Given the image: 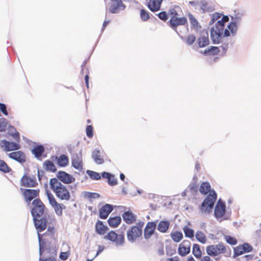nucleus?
Returning a JSON list of instances; mask_svg holds the SVG:
<instances>
[{
    "instance_id": "f257e3e1",
    "label": "nucleus",
    "mask_w": 261,
    "mask_h": 261,
    "mask_svg": "<svg viewBox=\"0 0 261 261\" xmlns=\"http://www.w3.org/2000/svg\"><path fill=\"white\" fill-rule=\"evenodd\" d=\"M33 207L31 213L35 228L37 231L39 244H40V254L42 251V237L45 234L40 232L47 228L46 234H52L54 227L48 226L51 220V217L47 214H44L45 205L40 199H34L32 203Z\"/></svg>"
},
{
    "instance_id": "f03ea898",
    "label": "nucleus",
    "mask_w": 261,
    "mask_h": 261,
    "mask_svg": "<svg viewBox=\"0 0 261 261\" xmlns=\"http://www.w3.org/2000/svg\"><path fill=\"white\" fill-rule=\"evenodd\" d=\"M49 186L58 198L61 200L68 201L70 199V194L66 188L57 178L49 180Z\"/></svg>"
},
{
    "instance_id": "7ed1b4c3",
    "label": "nucleus",
    "mask_w": 261,
    "mask_h": 261,
    "mask_svg": "<svg viewBox=\"0 0 261 261\" xmlns=\"http://www.w3.org/2000/svg\"><path fill=\"white\" fill-rule=\"evenodd\" d=\"M216 199V192L215 191L211 192L201 204L200 207L201 213L207 215L212 212Z\"/></svg>"
},
{
    "instance_id": "20e7f679",
    "label": "nucleus",
    "mask_w": 261,
    "mask_h": 261,
    "mask_svg": "<svg viewBox=\"0 0 261 261\" xmlns=\"http://www.w3.org/2000/svg\"><path fill=\"white\" fill-rule=\"evenodd\" d=\"M214 216L220 222L230 219V214L226 212L225 203L219 199L215 207Z\"/></svg>"
},
{
    "instance_id": "39448f33",
    "label": "nucleus",
    "mask_w": 261,
    "mask_h": 261,
    "mask_svg": "<svg viewBox=\"0 0 261 261\" xmlns=\"http://www.w3.org/2000/svg\"><path fill=\"white\" fill-rule=\"evenodd\" d=\"M209 28L204 29L199 31V36L198 37L196 43L193 45V49L198 50L200 48H203L210 44L208 38Z\"/></svg>"
},
{
    "instance_id": "423d86ee",
    "label": "nucleus",
    "mask_w": 261,
    "mask_h": 261,
    "mask_svg": "<svg viewBox=\"0 0 261 261\" xmlns=\"http://www.w3.org/2000/svg\"><path fill=\"white\" fill-rule=\"evenodd\" d=\"M46 194L49 203L53 207L56 215L59 216L62 215V211L66 208V206L63 203H58L49 191L46 190Z\"/></svg>"
},
{
    "instance_id": "0eeeda50",
    "label": "nucleus",
    "mask_w": 261,
    "mask_h": 261,
    "mask_svg": "<svg viewBox=\"0 0 261 261\" xmlns=\"http://www.w3.org/2000/svg\"><path fill=\"white\" fill-rule=\"evenodd\" d=\"M224 29L217 26H213L210 29V37L213 44H218L222 42Z\"/></svg>"
},
{
    "instance_id": "6e6552de",
    "label": "nucleus",
    "mask_w": 261,
    "mask_h": 261,
    "mask_svg": "<svg viewBox=\"0 0 261 261\" xmlns=\"http://www.w3.org/2000/svg\"><path fill=\"white\" fill-rule=\"evenodd\" d=\"M104 239L113 242L116 247L122 246L124 243V236L122 234H118L113 230L110 231L104 237Z\"/></svg>"
},
{
    "instance_id": "1a4fd4ad",
    "label": "nucleus",
    "mask_w": 261,
    "mask_h": 261,
    "mask_svg": "<svg viewBox=\"0 0 261 261\" xmlns=\"http://www.w3.org/2000/svg\"><path fill=\"white\" fill-rule=\"evenodd\" d=\"M168 25L174 30L178 35L177 27L179 25L188 26V20L186 17H178L177 18H170L167 22Z\"/></svg>"
},
{
    "instance_id": "9d476101",
    "label": "nucleus",
    "mask_w": 261,
    "mask_h": 261,
    "mask_svg": "<svg viewBox=\"0 0 261 261\" xmlns=\"http://www.w3.org/2000/svg\"><path fill=\"white\" fill-rule=\"evenodd\" d=\"M71 165L74 169L80 171L83 170V163L82 150L79 152L73 153L71 154Z\"/></svg>"
},
{
    "instance_id": "9b49d317",
    "label": "nucleus",
    "mask_w": 261,
    "mask_h": 261,
    "mask_svg": "<svg viewBox=\"0 0 261 261\" xmlns=\"http://www.w3.org/2000/svg\"><path fill=\"white\" fill-rule=\"evenodd\" d=\"M207 254L211 256H215L220 254L224 253L226 251V248L222 244H218L216 245H210L206 248Z\"/></svg>"
},
{
    "instance_id": "f8f14e48",
    "label": "nucleus",
    "mask_w": 261,
    "mask_h": 261,
    "mask_svg": "<svg viewBox=\"0 0 261 261\" xmlns=\"http://www.w3.org/2000/svg\"><path fill=\"white\" fill-rule=\"evenodd\" d=\"M142 234V230H140L138 227H132L127 231V238L128 240L134 243L137 238H140Z\"/></svg>"
},
{
    "instance_id": "ddd939ff",
    "label": "nucleus",
    "mask_w": 261,
    "mask_h": 261,
    "mask_svg": "<svg viewBox=\"0 0 261 261\" xmlns=\"http://www.w3.org/2000/svg\"><path fill=\"white\" fill-rule=\"evenodd\" d=\"M57 177L59 181L65 184L72 183L75 180L72 175L63 171H59L57 174Z\"/></svg>"
},
{
    "instance_id": "4468645a",
    "label": "nucleus",
    "mask_w": 261,
    "mask_h": 261,
    "mask_svg": "<svg viewBox=\"0 0 261 261\" xmlns=\"http://www.w3.org/2000/svg\"><path fill=\"white\" fill-rule=\"evenodd\" d=\"M21 190L23 191V195L25 198V201L28 203L30 202L34 198L38 196L39 193V189H26L23 190L21 189Z\"/></svg>"
},
{
    "instance_id": "2eb2a0df",
    "label": "nucleus",
    "mask_w": 261,
    "mask_h": 261,
    "mask_svg": "<svg viewBox=\"0 0 261 261\" xmlns=\"http://www.w3.org/2000/svg\"><path fill=\"white\" fill-rule=\"evenodd\" d=\"M126 6L123 3L122 0L112 3L109 9V12L112 14H116L125 9Z\"/></svg>"
},
{
    "instance_id": "dca6fc26",
    "label": "nucleus",
    "mask_w": 261,
    "mask_h": 261,
    "mask_svg": "<svg viewBox=\"0 0 261 261\" xmlns=\"http://www.w3.org/2000/svg\"><path fill=\"white\" fill-rule=\"evenodd\" d=\"M191 242L189 240H184L181 243L178 248V254L184 256L189 254L191 250Z\"/></svg>"
},
{
    "instance_id": "f3484780",
    "label": "nucleus",
    "mask_w": 261,
    "mask_h": 261,
    "mask_svg": "<svg viewBox=\"0 0 261 261\" xmlns=\"http://www.w3.org/2000/svg\"><path fill=\"white\" fill-rule=\"evenodd\" d=\"M156 227L155 221L148 222L144 229V236L146 240L149 239L154 233Z\"/></svg>"
},
{
    "instance_id": "a211bd4d",
    "label": "nucleus",
    "mask_w": 261,
    "mask_h": 261,
    "mask_svg": "<svg viewBox=\"0 0 261 261\" xmlns=\"http://www.w3.org/2000/svg\"><path fill=\"white\" fill-rule=\"evenodd\" d=\"M1 142L2 147L5 148V151L16 150L20 148V145L16 142H9L5 140H3Z\"/></svg>"
},
{
    "instance_id": "6ab92c4d",
    "label": "nucleus",
    "mask_w": 261,
    "mask_h": 261,
    "mask_svg": "<svg viewBox=\"0 0 261 261\" xmlns=\"http://www.w3.org/2000/svg\"><path fill=\"white\" fill-rule=\"evenodd\" d=\"M113 206L110 204H106L99 210V217L100 219L107 218L109 214L113 211Z\"/></svg>"
},
{
    "instance_id": "aec40b11",
    "label": "nucleus",
    "mask_w": 261,
    "mask_h": 261,
    "mask_svg": "<svg viewBox=\"0 0 261 261\" xmlns=\"http://www.w3.org/2000/svg\"><path fill=\"white\" fill-rule=\"evenodd\" d=\"M9 157L20 164H23L26 161L25 155L21 151L12 152L8 154Z\"/></svg>"
},
{
    "instance_id": "412c9836",
    "label": "nucleus",
    "mask_w": 261,
    "mask_h": 261,
    "mask_svg": "<svg viewBox=\"0 0 261 261\" xmlns=\"http://www.w3.org/2000/svg\"><path fill=\"white\" fill-rule=\"evenodd\" d=\"M37 182L34 178L24 175L21 179V185L26 187H35Z\"/></svg>"
},
{
    "instance_id": "4be33fe9",
    "label": "nucleus",
    "mask_w": 261,
    "mask_h": 261,
    "mask_svg": "<svg viewBox=\"0 0 261 261\" xmlns=\"http://www.w3.org/2000/svg\"><path fill=\"white\" fill-rule=\"evenodd\" d=\"M163 0H149L147 4L148 8L152 12L161 10Z\"/></svg>"
},
{
    "instance_id": "5701e85b",
    "label": "nucleus",
    "mask_w": 261,
    "mask_h": 261,
    "mask_svg": "<svg viewBox=\"0 0 261 261\" xmlns=\"http://www.w3.org/2000/svg\"><path fill=\"white\" fill-rule=\"evenodd\" d=\"M200 53L205 56H215L219 54L220 49L219 47L211 46L210 47L205 49L203 51H200Z\"/></svg>"
},
{
    "instance_id": "b1692460",
    "label": "nucleus",
    "mask_w": 261,
    "mask_h": 261,
    "mask_svg": "<svg viewBox=\"0 0 261 261\" xmlns=\"http://www.w3.org/2000/svg\"><path fill=\"white\" fill-rule=\"evenodd\" d=\"M122 218L125 222L128 224L133 223L136 220V216L130 211L124 212L122 215Z\"/></svg>"
},
{
    "instance_id": "393cba45",
    "label": "nucleus",
    "mask_w": 261,
    "mask_h": 261,
    "mask_svg": "<svg viewBox=\"0 0 261 261\" xmlns=\"http://www.w3.org/2000/svg\"><path fill=\"white\" fill-rule=\"evenodd\" d=\"M92 158L97 164H102L104 163V159L101 155V152L98 149L93 150L92 153Z\"/></svg>"
},
{
    "instance_id": "a878e982",
    "label": "nucleus",
    "mask_w": 261,
    "mask_h": 261,
    "mask_svg": "<svg viewBox=\"0 0 261 261\" xmlns=\"http://www.w3.org/2000/svg\"><path fill=\"white\" fill-rule=\"evenodd\" d=\"M188 17L191 24V28L192 29H194L196 31H198L201 28V26L193 14L189 13L188 14Z\"/></svg>"
},
{
    "instance_id": "bb28decb",
    "label": "nucleus",
    "mask_w": 261,
    "mask_h": 261,
    "mask_svg": "<svg viewBox=\"0 0 261 261\" xmlns=\"http://www.w3.org/2000/svg\"><path fill=\"white\" fill-rule=\"evenodd\" d=\"M36 158L40 159L44 152V148L42 145L35 146L31 150Z\"/></svg>"
},
{
    "instance_id": "cd10ccee",
    "label": "nucleus",
    "mask_w": 261,
    "mask_h": 261,
    "mask_svg": "<svg viewBox=\"0 0 261 261\" xmlns=\"http://www.w3.org/2000/svg\"><path fill=\"white\" fill-rule=\"evenodd\" d=\"M107 226L105 225L103 222L100 220H98L95 224V229L96 232L100 234H104L108 230Z\"/></svg>"
},
{
    "instance_id": "c85d7f7f",
    "label": "nucleus",
    "mask_w": 261,
    "mask_h": 261,
    "mask_svg": "<svg viewBox=\"0 0 261 261\" xmlns=\"http://www.w3.org/2000/svg\"><path fill=\"white\" fill-rule=\"evenodd\" d=\"M121 222V218L120 216L111 217L108 220V223L109 226L113 228L117 227Z\"/></svg>"
},
{
    "instance_id": "c756f323",
    "label": "nucleus",
    "mask_w": 261,
    "mask_h": 261,
    "mask_svg": "<svg viewBox=\"0 0 261 261\" xmlns=\"http://www.w3.org/2000/svg\"><path fill=\"white\" fill-rule=\"evenodd\" d=\"M170 226V223L168 221H160L157 226V229L162 233H165L167 231Z\"/></svg>"
},
{
    "instance_id": "7c9ffc66",
    "label": "nucleus",
    "mask_w": 261,
    "mask_h": 261,
    "mask_svg": "<svg viewBox=\"0 0 261 261\" xmlns=\"http://www.w3.org/2000/svg\"><path fill=\"white\" fill-rule=\"evenodd\" d=\"M56 158L58 159L57 163L60 167H65L69 163L68 157L65 154H62L59 158L56 156Z\"/></svg>"
},
{
    "instance_id": "2f4dec72",
    "label": "nucleus",
    "mask_w": 261,
    "mask_h": 261,
    "mask_svg": "<svg viewBox=\"0 0 261 261\" xmlns=\"http://www.w3.org/2000/svg\"><path fill=\"white\" fill-rule=\"evenodd\" d=\"M214 190H212L213 191ZM199 191L201 194L204 195L207 194L208 192L209 193L212 192L211 190V185L208 182H203L201 183L200 188Z\"/></svg>"
},
{
    "instance_id": "473e14b6",
    "label": "nucleus",
    "mask_w": 261,
    "mask_h": 261,
    "mask_svg": "<svg viewBox=\"0 0 261 261\" xmlns=\"http://www.w3.org/2000/svg\"><path fill=\"white\" fill-rule=\"evenodd\" d=\"M82 195L85 198L88 199L89 200H90L91 199H97L100 197V195L97 193H93L87 191L83 192Z\"/></svg>"
},
{
    "instance_id": "72a5a7b5",
    "label": "nucleus",
    "mask_w": 261,
    "mask_h": 261,
    "mask_svg": "<svg viewBox=\"0 0 261 261\" xmlns=\"http://www.w3.org/2000/svg\"><path fill=\"white\" fill-rule=\"evenodd\" d=\"M44 165L45 167L46 170L55 172L57 171V168L54 163L49 160H46L44 162Z\"/></svg>"
},
{
    "instance_id": "f704fd0d",
    "label": "nucleus",
    "mask_w": 261,
    "mask_h": 261,
    "mask_svg": "<svg viewBox=\"0 0 261 261\" xmlns=\"http://www.w3.org/2000/svg\"><path fill=\"white\" fill-rule=\"evenodd\" d=\"M171 238L176 243L179 242L183 238L182 233L178 231H175L171 233Z\"/></svg>"
},
{
    "instance_id": "c9c22d12",
    "label": "nucleus",
    "mask_w": 261,
    "mask_h": 261,
    "mask_svg": "<svg viewBox=\"0 0 261 261\" xmlns=\"http://www.w3.org/2000/svg\"><path fill=\"white\" fill-rule=\"evenodd\" d=\"M222 17L220 20H218L215 23L216 26L225 28V23L229 21V17L227 15H224L223 14Z\"/></svg>"
},
{
    "instance_id": "e433bc0d",
    "label": "nucleus",
    "mask_w": 261,
    "mask_h": 261,
    "mask_svg": "<svg viewBox=\"0 0 261 261\" xmlns=\"http://www.w3.org/2000/svg\"><path fill=\"white\" fill-rule=\"evenodd\" d=\"M227 28L229 30L232 36H235L237 34L238 30V24L234 21H231L227 26Z\"/></svg>"
},
{
    "instance_id": "4c0bfd02",
    "label": "nucleus",
    "mask_w": 261,
    "mask_h": 261,
    "mask_svg": "<svg viewBox=\"0 0 261 261\" xmlns=\"http://www.w3.org/2000/svg\"><path fill=\"white\" fill-rule=\"evenodd\" d=\"M11 170L12 169L8 166L6 163L0 159V171L3 173H7L10 172Z\"/></svg>"
},
{
    "instance_id": "58836bf2",
    "label": "nucleus",
    "mask_w": 261,
    "mask_h": 261,
    "mask_svg": "<svg viewBox=\"0 0 261 261\" xmlns=\"http://www.w3.org/2000/svg\"><path fill=\"white\" fill-rule=\"evenodd\" d=\"M140 18L143 21H146L150 18V13L145 9L140 11Z\"/></svg>"
},
{
    "instance_id": "ea45409f",
    "label": "nucleus",
    "mask_w": 261,
    "mask_h": 261,
    "mask_svg": "<svg viewBox=\"0 0 261 261\" xmlns=\"http://www.w3.org/2000/svg\"><path fill=\"white\" fill-rule=\"evenodd\" d=\"M192 253L196 258H200L201 257V252L199 245L197 244H194L193 245Z\"/></svg>"
},
{
    "instance_id": "a19ab883",
    "label": "nucleus",
    "mask_w": 261,
    "mask_h": 261,
    "mask_svg": "<svg viewBox=\"0 0 261 261\" xmlns=\"http://www.w3.org/2000/svg\"><path fill=\"white\" fill-rule=\"evenodd\" d=\"M223 15L222 13H219L216 12L212 15V18L211 21L208 23V25L211 26L213 25L215 21L218 20Z\"/></svg>"
},
{
    "instance_id": "79ce46f5",
    "label": "nucleus",
    "mask_w": 261,
    "mask_h": 261,
    "mask_svg": "<svg viewBox=\"0 0 261 261\" xmlns=\"http://www.w3.org/2000/svg\"><path fill=\"white\" fill-rule=\"evenodd\" d=\"M87 174L92 179L99 180L101 178L100 174L98 172L88 170L86 171Z\"/></svg>"
},
{
    "instance_id": "37998d69",
    "label": "nucleus",
    "mask_w": 261,
    "mask_h": 261,
    "mask_svg": "<svg viewBox=\"0 0 261 261\" xmlns=\"http://www.w3.org/2000/svg\"><path fill=\"white\" fill-rule=\"evenodd\" d=\"M183 231L186 237L189 238H193L194 236V230L188 227L187 226H185L183 228Z\"/></svg>"
},
{
    "instance_id": "c03bdc74",
    "label": "nucleus",
    "mask_w": 261,
    "mask_h": 261,
    "mask_svg": "<svg viewBox=\"0 0 261 261\" xmlns=\"http://www.w3.org/2000/svg\"><path fill=\"white\" fill-rule=\"evenodd\" d=\"M196 239L202 244L205 243L206 238L203 232L201 231H197L195 234Z\"/></svg>"
},
{
    "instance_id": "a18cd8bd",
    "label": "nucleus",
    "mask_w": 261,
    "mask_h": 261,
    "mask_svg": "<svg viewBox=\"0 0 261 261\" xmlns=\"http://www.w3.org/2000/svg\"><path fill=\"white\" fill-rule=\"evenodd\" d=\"M196 40V36L193 34H190L188 36L186 39V43L189 45H191L195 42Z\"/></svg>"
},
{
    "instance_id": "49530a36",
    "label": "nucleus",
    "mask_w": 261,
    "mask_h": 261,
    "mask_svg": "<svg viewBox=\"0 0 261 261\" xmlns=\"http://www.w3.org/2000/svg\"><path fill=\"white\" fill-rule=\"evenodd\" d=\"M245 253V252L242 245L237 247L234 249V256H238Z\"/></svg>"
},
{
    "instance_id": "de8ad7c7",
    "label": "nucleus",
    "mask_w": 261,
    "mask_h": 261,
    "mask_svg": "<svg viewBox=\"0 0 261 261\" xmlns=\"http://www.w3.org/2000/svg\"><path fill=\"white\" fill-rule=\"evenodd\" d=\"M45 243V241H44L42 240V251L41 254H42L43 250H44ZM39 255H40V257L39 259V261H56V260L54 257L51 256L49 257H46L45 258H43L41 257L42 254L40 255V254L39 253Z\"/></svg>"
},
{
    "instance_id": "09e8293b",
    "label": "nucleus",
    "mask_w": 261,
    "mask_h": 261,
    "mask_svg": "<svg viewBox=\"0 0 261 261\" xmlns=\"http://www.w3.org/2000/svg\"><path fill=\"white\" fill-rule=\"evenodd\" d=\"M158 17L163 21H166L168 19L169 16L166 11H163L156 14Z\"/></svg>"
},
{
    "instance_id": "8fccbe9b",
    "label": "nucleus",
    "mask_w": 261,
    "mask_h": 261,
    "mask_svg": "<svg viewBox=\"0 0 261 261\" xmlns=\"http://www.w3.org/2000/svg\"><path fill=\"white\" fill-rule=\"evenodd\" d=\"M199 5H200V9L202 10L203 12L211 11L210 8L207 7V3L206 2L202 1L199 2Z\"/></svg>"
},
{
    "instance_id": "3c124183",
    "label": "nucleus",
    "mask_w": 261,
    "mask_h": 261,
    "mask_svg": "<svg viewBox=\"0 0 261 261\" xmlns=\"http://www.w3.org/2000/svg\"><path fill=\"white\" fill-rule=\"evenodd\" d=\"M7 120L5 118L0 119V132H3L5 130L7 127Z\"/></svg>"
},
{
    "instance_id": "603ef678",
    "label": "nucleus",
    "mask_w": 261,
    "mask_h": 261,
    "mask_svg": "<svg viewBox=\"0 0 261 261\" xmlns=\"http://www.w3.org/2000/svg\"><path fill=\"white\" fill-rule=\"evenodd\" d=\"M175 8H180V7L179 6L175 5L174 8L170 9V10L169 11V13L171 16L170 18L172 17V18H174L178 17V12L175 10Z\"/></svg>"
},
{
    "instance_id": "864d4df0",
    "label": "nucleus",
    "mask_w": 261,
    "mask_h": 261,
    "mask_svg": "<svg viewBox=\"0 0 261 261\" xmlns=\"http://www.w3.org/2000/svg\"><path fill=\"white\" fill-rule=\"evenodd\" d=\"M225 238V240L227 243L232 245H234L237 244V240L234 238L230 236H226Z\"/></svg>"
},
{
    "instance_id": "5fc2aeb1",
    "label": "nucleus",
    "mask_w": 261,
    "mask_h": 261,
    "mask_svg": "<svg viewBox=\"0 0 261 261\" xmlns=\"http://www.w3.org/2000/svg\"><path fill=\"white\" fill-rule=\"evenodd\" d=\"M231 21H236V24L239 23L242 19V15L236 13L234 16H231Z\"/></svg>"
},
{
    "instance_id": "6e6d98bb",
    "label": "nucleus",
    "mask_w": 261,
    "mask_h": 261,
    "mask_svg": "<svg viewBox=\"0 0 261 261\" xmlns=\"http://www.w3.org/2000/svg\"><path fill=\"white\" fill-rule=\"evenodd\" d=\"M242 246L245 253L250 252L253 250L252 246L248 243H244Z\"/></svg>"
},
{
    "instance_id": "4d7b16f0",
    "label": "nucleus",
    "mask_w": 261,
    "mask_h": 261,
    "mask_svg": "<svg viewBox=\"0 0 261 261\" xmlns=\"http://www.w3.org/2000/svg\"><path fill=\"white\" fill-rule=\"evenodd\" d=\"M108 183L110 186L116 185L117 184V179L111 174V176L108 180Z\"/></svg>"
},
{
    "instance_id": "13d9d810",
    "label": "nucleus",
    "mask_w": 261,
    "mask_h": 261,
    "mask_svg": "<svg viewBox=\"0 0 261 261\" xmlns=\"http://www.w3.org/2000/svg\"><path fill=\"white\" fill-rule=\"evenodd\" d=\"M86 134L88 138H91L93 136V127L89 125L86 127Z\"/></svg>"
},
{
    "instance_id": "bf43d9fd",
    "label": "nucleus",
    "mask_w": 261,
    "mask_h": 261,
    "mask_svg": "<svg viewBox=\"0 0 261 261\" xmlns=\"http://www.w3.org/2000/svg\"><path fill=\"white\" fill-rule=\"evenodd\" d=\"M228 42H224L222 44V45L220 46V47H221L222 51L221 53L222 56H224L226 54V53L228 48Z\"/></svg>"
},
{
    "instance_id": "052dcab7",
    "label": "nucleus",
    "mask_w": 261,
    "mask_h": 261,
    "mask_svg": "<svg viewBox=\"0 0 261 261\" xmlns=\"http://www.w3.org/2000/svg\"><path fill=\"white\" fill-rule=\"evenodd\" d=\"M70 253L68 252H62L60 254L59 257L62 260H66L69 257Z\"/></svg>"
},
{
    "instance_id": "680f3d73",
    "label": "nucleus",
    "mask_w": 261,
    "mask_h": 261,
    "mask_svg": "<svg viewBox=\"0 0 261 261\" xmlns=\"http://www.w3.org/2000/svg\"><path fill=\"white\" fill-rule=\"evenodd\" d=\"M189 188L191 192H195L197 191V185L195 182H192L189 186Z\"/></svg>"
},
{
    "instance_id": "e2e57ef3",
    "label": "nucleus",
    "mask_w": 261,
    "mask_h": 261,
    "mask_svg": "<svg viewBox=\"0 0 261 261\" xmlns=\"http://www.w3.org/2000/svg\"><path fill=\"white\" fill-rule=\"evenodd\" d=\"M11 135L17 142L20 141V136L19 133L18 132L15 131V132H12L10 133Z\"/></svg>"
},
{
    "instance_id": "0e129e2a",
    "label": "nucleus",
    "mask_w": 261,
    "mask_h": 261,
    "mask_svg": "<svg viewBox=\"0 0 261 261\" xmlns=\"http://www.w3.org/2000/svg\"><path fill=\"white\" fill-rule=\"evenodd\" d=\"M0 110L5 115H8L7 107L5 104L0 102Z\"/></svg>"
},
{
    "instance_id": "69168bd1",
    "label": "nucleus",
    "mask_w": 261,
    "mask_h": 261,
    "mask_svg": "<svg viewBox=\"0 0 261 261\" xmlns=\"http://www.w3.org/2000/svg\"><path fill=\"white\" fill-rule=\"evenodd\" d=\"M87 73L85 75L84 79H85V82L86 86L88 88H89V68H87Z\"/></svg>"
},
{
    "instance_id": "338daca9",
    "label": "nucleus",
    "mask_w": 261,
    "mask_h": 261,
    "mask_svg": "<svg viewBox=\"0 0 261 261\" xmlns=\"http://www.w3.org/2000/svg\"><path fill=\"white\" fill-rule=\"evenodd\" d=\"M44 173H45V172L43 170H39V169L38 170L37 176H38V179L40 181H41V178H42V176H43Z\"/></svg>"
},
{
    "instance_id": "774afa93",
    "label": "nucleus",
    "mask_w": 261,
    "mask_h": 261,
    "mask_svg": "<svg viewBox=\"0 0 261 261\" xmlns=\"http://www.w3.org/2000/svg\"><path fill=\"white\" fill-rule=\"evenodd\" d=\"M230 34L231 32L228 28L224 29V31H223V35L224 37H228L230 36Z\"/></svg>"
}]
</instances>
